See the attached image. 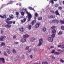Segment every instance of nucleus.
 Segmentation results:
<instances>
[{"label":"nucleus","instance_id":"1","mask_svg":"<svg viewBox=\"0 0 64 64\" xmlns=\"http://www.w3.org/2000/svg\"><path fill=\"white\" fill-rule=\"evenodd\" d=\"M10 20H11V19L9 18H7L6 20V22L8 24H11L13 23V21H10Z\"/></svg>","mask_w":64,"mask_h":64},{"label":"nucleus","instance_id":"2","mask_svg":"<svg viewBox=\"0 0 64 64\" xmlns=\"http://www.w3.org/2000/svg\"><path fill=\"white\" fill-rule=\"evenodd\" d=\"M28 21H30L31 20V18H32V16L31 14H29L28 15Z\"/></svg>","mask_w":64,"mask_h":64},{"label":"nucleus","instance_id":"3","mask_svg":"<svg viewBox=\"0 0 64 64\" xmlns=\"http://www.w3.org/2000/svg\"><path fill=\"white\" fill-rule=\"evenodd\" d=\"M43 42V40L42 38H40V39L39 40V43L38 44V45L39 46H41L42 44V42Z\"/></svg>","mask_w":64,"mask_h":64},{"label":"nucleus","instance_id":"4","mask_svg":"<svg viewBox=\"0 0 64 64\" xmlns=\"http://www.w3.org/2000/svg\"><path fill=\"white\" fill-rule=\"evenodd\" d=\"M20 30L22 32H23L24 31V28L22 26H21L20 28Z\"/></svg>","mask_w":64,"mask_h":64},{"label":"nucleus","instance_id":"5","mask_svg":"<svg viewBox=\"0 0 64 64\" xmlns=\"http://www.w3.org/2000/svg\"><path fill=\"white\" fill-rule=\"evenodd\" d=\"M48 40L49 42H52L53 40V39L52 37H49L48 38Z\"/></svg>","mask_w":64,"mask_h":64},{"label":"nucleus","instance_id":"6","mask_svg":"<svg viewBox=\"0 0 64 64\" xmlns=\"http://www.w3.org/2000/svg\"><path fill=\"white\" fill-rule=\"evenodd\" d=\"M39 25H40V23H37L35 26V28H38V27H39Z\"/></svg>","mask_w":64,"mask_h":64},{"label":"nucleus","instance_id":"7","mask_svg":"<svg viewBox=\"0 0 64 64\" xmlns=\"http://www.w3.org/2000/svg\"><path fill=\"white\" fill-rule=\"evenodd\" d=\"M0 60L1 61H2V62L3 63H5V60H4V58H0Z\"/></svg>","mask_w":64,"mask_h":64},{"label":"nucleus","instance_id":"8","mask_svg":"<svg viewBox=\"0 0 64 64\" xmlns=\"http://www.w3.org/2000/svg\"><path fill=\"white\" fill-rule=\"evenodd\" d=\"M9 18H8L7 19L9 18L11 20V19H13V14H11V16L9 15Z\"/></svg>","mask_w":64,"mask_h":64},{"label":"nucleus","instance_id":"9","mask_svg":"<svg viewBox=\"0 0 64 64\" xmlns=\"http://www.w3.org/2000/svg\"><path fill=\"white\" fill-rule=\"evenodd\" d=\"M26 18H24L23 20H21V21L22 23H24L26 21Z\"/></svg>","mask_w":64,"mask_h":64},{"label":"nucleus","instance_id":"10","mask_svg":"<svg viewBox=\"0 0 64 64\" xmlns=\"http://www.w3.org/2000/svg\"><path fill=\"white\" fill-rule=\"evenodd\" d=\"M58 12V10H56L55 12L56 13L55 14L56 15H58V16H60V14H59V13Z\"/></svg>","mask_w":64,"mask_h":64},{"label":"nucleus","instance_id":"11","mask_svg":"<svg viewBox=\"0 0 64 64\" xmlns=\"http://www.w3.org/2000/svg\"><path fill=\"white\" fill-rule=\"evenodd\" d=\"M23 38H28L29 37V35L27 34L24 35L23 36Z\"/></svg>","mask_w":64,"mask_h":64},{"label":"nucleus","instance_id":"12","mask_svg":"<svg viewBox=\"0 0 64 64\" xmlns=\"http://www.w3.org/2000/svg\"><path fill=\"white\" fill-rule=\"evenodd\" d=\"M35 39V38H34L33 37L30 39V41L31 42H33Z\"/></svg>","mask_w":64,"mask_h":64},{"label":"nucleus","instance_id":"13","mask_svg":"<svg viewBox=\"0 0 64 64\" xmlns=\"http://www.w3.org/2000/svg\"><path fill=\"white\" fill-rule=\"evenodd\" d=\"M21 41L22 42V43L25 42H26V39L23 38L21 40Z\"/></svg>","mask_w":64,"mask_h":64},{"label":"nucleus","instance_id":"14","mask_svg":"<svg viewBox=\"0 0 64 64\" xmlns=\"http://www.w3.org/2000/svg\"><path fill=\"white\" fill-rule=\"evenodd\" d=\"M5 26L6 28H10L11 27V25L7 24Z\"/></svg>","mask_w":64,"mask_h":64},{"label":"nucleus","instance_id":"15","mask_svg":"<svg viewBox=\"0 0 64 64\" xmlns=\"http://www.w3.org/2000/svg\"><path fill=\"white\" fill-rule=\"evenodd\" d=\"M0 47H1L2 46H5V43L3 42H2L1 44H0Z\"/></svg>","mask_w":64,"mask_h":64},{"label":"nucleus","instance_id":"16","mask_svg":"<svg viewBox=\"0 0 64 64\" xmlns=\"http://www.w3.org/2000/svg\"><path fill=\"white\" fill-rule=\"evenodd\" d=\"M36 22V21L35 20H33L32 22V25H34V24Z\"/></svg>","mask_w":64,"mask_h":64},{"label":"nucleus","instance_id":"17","mask_svg":"<svg viewBox=\"0 0 64 64\" xmlns=\"http://www.w3.org/2000/svg\"><path fill=\"white\" fill-rule=\"evenodd\" d=\"M42 31L44 32H45L46 31V28L45 27L42 28Z\"/></svg>","mask_w":64,"mask_h":64},{"label":"nucleus","instance_id":"18","mask_svg":"<svg viewBox=\"0 0 64 64\" xmlns=\"http://www.w3.org/2000/svg\"><path fill=\"white\" fill-rule=\"evenodd\" d=\"M16 17H17L18 18V16L19 14V13L18 12H16Z\"/></svg>","mask_w":64,"mask_h":64},{"label":"nucleus","instance_id":"19","mask_svg":"<svg viewBox=\"0 0 64 64\" xmlns=\"http://www.w3.org/2000/svg\"><path fill=\"white\" fill-rule=\"evenodd\" d=\"M6 52H7V53L9 54H10L11 53V52H10V51L8 49L7 50Z\"/></svg>","mask_w":64,"mask_h":64},{"label":"nucleus","instance_id":"20","mask_svg":"<svg viewBox=\"0 0 64 64\" xmlns=\"http://www.w3.org/2000/svg\"><path fill=\"white\" fill-rule=\"evenodd\" d=\"M42 17L40 16L38 18V20H42Z\"/></svg>","mask_w":64,"mask_h":64},{"label":"nucleus","instance_id":"21","mask_svg":"<svg viewBox=\"0 0 64 64\" xmlns=\"http://www.w3.org/2000/svg\"><path fill=\"white\" fill-rule=\"evenodd\" d=\"M52 33H53V34H54V33H56V30L55 29H53L52 30Z\"/></svg>","mask_w":64,"mask_h":64},{"label":"nucleus","instance_id":"22","mask_svg":"<svg viewBox=\"0 0 64 64\" xmlns=\"http://www.w3.org/2000/svg\"><path fill=\"white\" fill-rule=\"evenodd\" d=\"M50 12L51 13H53V14H55V12H54V11L53 10H50Z\"/></svg>","mask_w":64,"mask_h":64},{"label":"nucleus","instance_id":"23","mask_svg":"<svg viewBox=\"0 0 64 64\" xmlns=\"http://www.w3.org/2000/svg\"><path fill=\"white\" fill-rule=\"evenodd\" d=\"M31 27H32V26L31 25H29L28 26V29H29V30H31Z\"/></svg>","mask_w":64,"mask_h":64},{"label":"nucleus","instance_id":"24","mask_svg":"<svg viewBox=\"0 0 64 64\" xmlns=\"http://www.w3.org/2000/svg\"><path fill=\"white\" fill-rule=\"evenodd\" d=\"M12 52L14 53H16V50H15V49H13L12 50Z\"/></svg>","mask_w":64,"mask_h":64},{"label":"nucleus","instance_id":"25","mask_svg":"<svg viewBox=\"0 0 64 64\" xmlns=\"http://www.w3.org/2000/svg\"><path fill=\"white\" fill-rule=\"evenodd\" d=\"M54 6L55 7H58V4H54Z\"/></svg>","mask_w":64,"mask_h":64},{"label":"nucleus","instance_id":"26","mask_svg":"<svg viewBox=\"0 0 64 64\" xmlns=\"http://www.w3.org/2000/svg\"><path fill=\"white\" fill-rule=\"evenodd\" d=\"M61 28L62 30H64V26H62L61 27Z\"/></svg>","mask_w":64,"mask_h":64},{"label":"nucleus","instance_id":"27","mask_svg":"<svg viewBox=\"0 0 64 64\" xmlns=\"http://www.w3.org/2000/svg\"><path fill=\"white\" fill-rule=\"evenodd\" d=\"M42 64H48L47 62L46 61L44 62H43L42 63Z\"/></svg>","mask_w":64,"mask_h":64},{"label":"nucleus","instance_id":"28","mask_svg":"<svg viewBox=\"0 0 64 64\" xmlns=\"http://www.w3.org/2000/svg\"><path fill=\"white\" fill-rule=\"evenodd\" d=\"M21 14L22 15V16H24V12H20Z\"/></svg>","mask_w":64,"mask_h":64},{"label":"nucleus","instance_id":"29","mask_svg":"<svg viewBox=\"0 0 64 64\" xmlns=\"http://www.w3.org/2000/svg\"><path fill=\"white\" fill-rule=\"evenodd\" d=\"M60 60L61 62H62V63H63L64 62V60L61 58L60 59Z\"/></svg>","mask_w":64,"mask_h":64},{"label":"nucleus","instance_id":"30","mask_svg":"<svg viewBox=\"0 0 64 64\" xmlns=\"http://www.w3.org/2000/svg\"><path fill=\"white\" fill-rule=\"evenodd\" d=\"M50 17L51 18H55V17L54 16H53L52 15H51L50 16Z\"/></svg>","mask_w":64,"mask_h":64},{"label":"nucleus","instance_id":"31","mask_svg":"<svg viewBox=\"0 0 64 64\" xmlns=\"http://www.w3.org/2000/svg\"><path fill=\"white\" fill-rule=\"evenodd\" d=\"M50 3H52V4H54V2H53V0H50Z\"/></svg>","mask_w":64,"mask_h":64},{"label":"nucleus","instance_id":"32","mask_svg":"<svg viewBox=\"0 0 64 64\" xmlns=\"http://www.w3.org/2000/svg\"><path fill=\"white\" fill-rule=\"evenodd\" d=\"M60 48L62 49H63L64 48V45H62L60 46Z\"/></svg>","mask_w":64,"mask_h":64},{"label":"nucleus","instance_id":"33","mask_svg":"<svg viewBox=\"0 0 64 64\" xmlns=\"http://www.w3.org/2000/svg\"><path fill=\"white\" fill-rule=\"evenodd\" d=\"M4 54L5 56H7V54L6 53V52H4Z\"/></svg>","mask_w":64,"mask_h":64},{"label":"nucleus","instance_id":"34","mask_svg":"<svg viewBox=\"0 0 64 64\" xmlns=\"http://www.w3.org/2000/svg\"><path fill=\"white\" fill-rule=\"evenodd\" d=\"M56 22V20H52V22L53 23H55Z\"/></svg>","mask_w":64,"mask_h":64},{"label":"nucleus","instance_id":"35","mask_svg":"<svg viewBox=\"0 0 64 64\" xmlns=\"http://www.w3.org/2000/svg\"><path fill=\"white\" fill-rule=\"evenodd\" d=\"M59 22V20H56V24H58Z\"/></svg>","mask_w":64,"mask_h":64},{"label":"nucleus","instance_id":"36","mask_svg":"<svg viewBox=\"0 0 64 64\" xmlns=\"http://www.w3.org/2000/svg\"><path fill=\"white\" fill-rule=\"evenodd\" d=\"M51 36L52 38H54L55 37V34H52L51 35Z\"/></svg>","mask_w":64,"mask_h":64},{"label":"nucleus","instance_id":"37","mask_svg":"<svg viewBox=\"0 0 64 64\" xmlns=\"http://www.w3.org/2000/svg\"><path fill=\"white\" fill-rule=\"evenodd\" d=\"M58 35H61L62 34V32L60 31L58 33Z\"/></svg>","mask_w":64,"mask_h":64},{"label":"nucleus","instance_id":"38","mask_svg":"<svg viewBox=\"0 0 64 64\" xmlns=\"http://www.w3.org/2000/svg\"><path fill=\"white\" fill-rule=\"evenodd\" d=\"M60 22H61V23L62 24H64V21L63 20H60Z\"/></svg>","mask_w":64,"mask_h":64},{"label":"nucleus","instance_id":"39","mask_svg":"<svg viewBox=\"0 0 64 64\" xmlns=\"http://www.w3.org/2000/svg\"><path fill=\"white\" fill-rule=\"evenodd\" d=\"M3 38H0V41H3Z\"/></svg>","mask_w":64,"mask_h":64},{"label":"nucleus","instance_id":"40","mask_svg":"<svg viewBox=\"0 0 64 64\" xmlns=\"http://www.w3.org/2000/svg\"><path fill=\"white\" fill-rule=\"evenodd\" d=\"M58 9L59 10H61L62 9V7L59 6L58 7Z\"/></svg>","mask_w":64,"mask_h":64},{"label":"nucleus","instance_id":"41","mask_svg":"<svg viewBox=\"0 0 64 64\" xmlns=\"http://www.w3.org/2000/svg\"><path fill=\"white\" fill-rule=\"evenodd\" d=\"M56 28V27L55 26H53L51 27V28L52 29H54V28Z\"/></svg>","mask_w":64,"mask_h":64},{"label":"nucleus","instance_id":"42","mask_svg":"<svg viewBox=\"0 0 64 64\" xmlns=\"http://www.w3.org/2000/svg\"><path fill=\"white\" fill-rule=\"evenodd\" d=\"M3 18H6V16L4 14L3 16Z\"/></svg>","mask_w":64,"mask_h":64},{"label":"nucleus","instance_id":"43","mask_svg":"<svg viewBox=\"0 0 64 64\" xmlns=\"http://www.w3.org/2000/svg\"><path fill=\"white\" fill-rule=\"evenodd\" d=\"M1 37L2 38H4V39H5V38H6V36H1Z\"/></svg>","mask_w":64,"mask_h":64},{"label":"nucleus","instance_id":"44","mask_svg":"<svg viewBox=\"0 0 64 64\" xmlns=\"http://www.w3.org/2000/svg\"><path fill=\"white\" fill-rule=\"evenodd\" d=\"M35 15L36 17H37V16H38V14L37 13H36Z\"/></svg>","mask_w":64,"mask_h":64},{"label":"nucleus","instance_id":"45","mask_svg":"<svg viewBox=\"0 0 64 64\" xmlns=\"http://www.w3.org/2000/svg\"><path fill=\"white\" fill-rule=\"evenodd\" d=\"M25 58V56H24V55H22V56L21 57L22 59H24V58Z\"/></svg>","mask_w":64,"mask_h":64},{"label":"nucleus","instance_id":"46","mask_svg":"<svg viewBox=\"0 0 64 64\" xmlns=\"http://www.w3.org/2000/svg\"><path fill=\"white\" fill-rule=\"evenodd\" d=\"M30 50H28V53H30V52H31V49H30Z\"/></svg>","mask_w":64,"mask_h":64},{"label":"nucleus","instance_id":"47","mask_svg":"<svg viewBox=\"0 0 64 64\" xmlns=\"http://www.w3.org/2000/svg\"><path fill=\"white\" fill-rule=\"evenodd\" d=\"M29 8L30 10H33V8L31 7H29Z\"/></svg>","mask_w":64,"mask_h":64},{"label":"nucleus","instance_id":"48","mask_svg":"<svg viewBox=\"0 0 64 64\" xmlns=\"http://www.w3.org/2000/svg\"><path fill=\"white\" fill-rule=\"evenodd\" d=\"M12 3V2H9L7 4V5H8V4H11V3Z\"/></svg>","mask_w":64,"mask_h":64},{"label":"nucleus","instance_id":"49","mask_svg":"<svg viewBox=\"0 0 64 64\" xmlns=\"http://www.w3.org/2000/svg\"><path fill=\"white\" fill-rule=\"evenodd\" d=\"M16 36L14 35L13 36V38H14V39H15V38H16Z\"/></svg>","mask_w":64,"mask_h":64},{"label":"nucleus","instance_id":"50","mask_svg":"<svg viewBox=\"0 0 64 64\" xmlns=\"http://www.w3.org/2000/svg\"><path fill=\"white\" fill-rule=\"evenodd\" d=\"M55 52V50H53L51 52L52 53H54Z\"/></svg>","mask_w":64,"mask_h":64},{"label":"nucleus","instance_id":"51","mask_svg":"<svg viewBox=\"0 0 64 64\" xmlns=\"http://www.w3.org/2000/svg\"><path fill=\"white\" fill-rule=\"evenodd\" d=\"M29 49V47L28 46H27L26 47V50H28Z\"/></svg>","mask_w":64,"mask_h":64},{"label":"nucleus","instance_id":"52","mask_svg":"<svg viewBox=\"0 0 64 64\" xmlns=\"http://www.w3.org/2000/svg\"><path fill=\"white\" fill-rule=\"evenodd\" d=\"M52 58L53 59H55V58L53 56H52Z\"/></svg>","mask_w":64,"mask_h":64},{"label":"nucleus","instance_id":"53","mask_svg":"<svg viewBox=\"0 0 64 64\" xmlns=\"http://www.w3.org/2000/svg\"><path fill=\"white\" fill-rule=\"evenodd\" d=\"M26 14H27L28 15V14H30L29 13V12H28V11H27V10L26 11Z\"/></svg>","mask_w":64,"mask_h":64},{"label":"nucleus","instance_id":"54","mask_svg":"<svg viewBox=\"0 0 64 64\" xmlns=\"http://www.w3.org/2000/svg\"><path fill=\"white\" fill-rule=\"evenodd\" d=\"M3 33V31L2 30L1 31V34H2Z\"/></svg>","mask_w":64,"mask_h":64},{"label":"nucleus","instance_id":"55","mask_svg":"<svg viewBox=\"0 0 64 64\" xmlns=\"http://www.w3.org/2000/svg\"><path fill=\"white\" fill-rule=\"evenodd\" d=\"M0 18H3V16H2L1 15H0Z\"/></svg>","mask_w":64,"mask_h":64},{"label":"nucleus","instance_id":"56","mask_svg":"<svg viewBox=\"0 0 64 64\" xmlns=\"http://www.w3.org/2000/svg\"><path fill=\"white\" fill-rule=\"evenodd\" d=\"M32 57H33V56H32V55H31L30 56V57L31 58V59H32Z\"/></svg>","mask_w":64,"mask_h":64},{"label":"nucleus","instance_id":"57","mask_svg":"<svg viewBox=\"0 0 64 64\" xmlns=\"http://www.w3.org/2000/svg\"><path fill=\"white\" fill-rule=\"evenodd\" d=\"M59 55V54H60V53L58 52H57V54Z\"/></svg>","mask_w":64,"mask_h":64},{"label":"nucleus","instance_id":"58","mask_svg":"<svg viewBox=\"0 0 64 64\" xmlns=\"http://www.w3.org/2000/svg\"><path fill=\"white\" fill-rule=\"evenodd\" d=\"M13 24H15V22L14 21L13 22H12Z\"/></svg>","mask_w":64,"mask_h":64},{"label":"nucleus","instance_id":"59","mask_svg":"<svg viewBox=\"0 0 64 64\" xmlns=\"http://www.w3.org/2000/svg\"><path fill=\"white\" fill-rule=\"evenodd\" d=\"M54 47V46H51L50 48H53Z\"/></svg>","mask_w":64,"mask_h":64},{"label":"nucleus","instance_id":"60","mask_svg":"<svg viewBox=\"0 0 64 64\" xmlns=\"http://www.w3.org/2000/svg\"><path fill=\"white\" fill-rule=\"evenodd\" d=\"M24 10L25 11H26L27 9H26V8H24Z\"/></svg>","mask_w":64,"mask_h":64},{"label":"nucleus","instance_id":"61","mask_svg":"<svg viewBox=\"0 0 64 64\" xmlns=\"http://www.w3.org/2000/svg\"><path fill=\"white\" fill-rule=\"evenodd\" d=\"M54 54H56V55H57V52H54Z\"/></svg>","mask_w":64,"mask_h":64},{"label":"nucleus","instance_id":"62","mask_svg":"<svg viewBox=\"0 0 64 64\" xmlns=\"http://www.w3.org/2000/svg\"><path fill=\"white\" fill-rule=\"evenodd\" d=\"M61 46V44H60V45H59L58 46V47H60Z\"/></svg>","mask_w":64,"mask_h":64},{"label":"nucleus","instance_id":"63","mask_svg":"<svg viewBox=\"0 0 64 64\" xmlns=\"http://www.w3.org/2000/svg\"><path fill=\"white\" fill-rule=\"evenodd\" d=\"M16 44H18V42H15Z\"/></svg>","mask_w":64,"mask_h":64},{"label":"nucleus","instance_id":"64","mask_svg":"<svg viewBox=\"0 0 64 64\" xmlns=\"http://www.w3.org/2000/svg\"><path fill=\"white\" fill-rule=\"evenodd\" d=\"M64 50H62V52H64Z\"/></svg>","mask_w":64,"mask_h":64}]
</instances>
